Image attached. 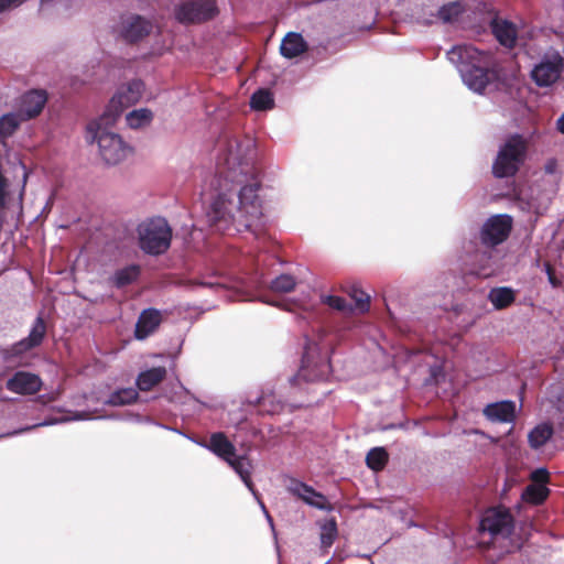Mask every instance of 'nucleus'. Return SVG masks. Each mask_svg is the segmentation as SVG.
I'll return each mask as SVG.
<instances>
[{
  "label": "nucleus",
  "instance_id": "1",
  "mask_svg": "<svg viewBox=\"0 0 564 564\" xmlns=\"http://www.w3.org/2000/svg\"><path fill=\"white\" fill-rule=\"evenodd\" d=\"M217 150L218 194L206 214L207 220L218 231H253L263 216L253 147L250 141L224 135L217 142Z\"/></svg>",
  "mask_w": 564,
  "mask_h": 564
},
{
  "label": "nucleus",
  "instance_id": "2",
  "mask_svg": "<svg viewBox=\"0 0 564 564\" xmlns=\"http://www.w3.org/2000/svg\"><path fill=\"white\" fill-rule=\"evenodd\" d=\"M448 61L457 68L464 84L473 91L482 94L489 83V53L467 44L455 45L447 52Z\"/></svg>",
  "mask_w": 564,
  "mask_h": 564
},
{
  "label": "nucleus",
  "instance_id": "3",
  "mask_svg": "<svg viewBox=\"0 0 564 564\" xmlns=\"http://www.w3.org/2000/svg\"><path fill=\"white\" fill-rule=\"evenodd\" d=\"M198 444L202 447L214 453L216 456H218L223 460H225L235 470V473L240 477V479L243 481L246 487L251 491V494L254 496V498L259 501L263 512L265 513L267 519L269 520L270 524L272 525V519L269 516L268 511L265 510L264 505L259 500L258 494L253 487V484L251 480L252 465H251L250 459L246 455H239V456L236 455L235 445L221 432L213 433L207 443L199 442Z\"/></svg>",
  "mask_w": 564,
  "mask_h": 564
},
{
  "label": "nucleus",
  "instance_id": "4",
  "mask_svg": "<svg viewBox=\"0 0 564 564\" xmlns=\"http://www.w3.org/2000/svg\"><path fill=\"white\" fill-rule=\"evenodd\" d=\"M115 122L102 120V115L87 126V140L96 141L101 159L108 165H116L127 159L131 148L120 134L109 130Z\"/></svg>",
  "mask_w": 564,
  "mask_h": 564
},
{
  "label": "nucleus",
  "instance_id": "5",
  "mask_svg": "<svg viewBox=\"0 0 564 564\" xmlns=\"http://www.w3.org/2000/svg\"><path fill=\"white\" fill-rule=\"evenodd\" d=\"M527 154V141L521 134L510 135L499 148L496 160L492 164V173L498 178L513 176Z\"/></svg>",
  "mask_w": 564,
  "mask_h": 564
},
{
  "label": "nucleus",
  "instance_id": "6",
  "mask_svg": "<svg viewBox=\"0 0 564 564\" xmlns=\"http://www.w3.org/2000/svg\"><path fill=\"white\" fill-rule=\"evenodd\" d=\"M139 245L148 254L165 253L172 240V229L163 217L151 218L139 226Z\"/></svg>",
  "mask_w": 564,
  "mask_h": 564
},
{
  "label": "nucleus",
  "instance_id": "7",
  "mask_svg": "<svg viewBox=\"0 0 564 564\" xmlns=\"http://www.w3.org/2000/svg\"><path fill=\"white\" fill-rule=\"evenodd\" d=\"M564 73V54L553 47H547L533 64L530 70L531 80L540 88L555 85Z\"/></svg>",
  "mask_w": 564,
  "mask_h": 564
},
{
  "label": "nucleus",
  "instance_id": "8",
  "mask_svg": "<svg viewBox=\"0 0 564 564\" xmlns=\"http://www.w3.org/2000/svg\"><path fill=\"white\" fill-rule=\"evenodd\" d=\"M143 90L144 84L139 79H134L127 86L122 87L110 99L107 108L102 113V120L107 122H116L124 108L139 101Z\"/></svg>",
  "mask_w": 564,
  "mask_h": 564
},
{
  "label": "nucleus",
  "instance_id": "9",
  "mask_svg": "<svg viewBox=\"0 0 564 564\" xmlns=\"http://www.w3.org/2000/svg\"><path fill=\"white\" fill-rule=\"evenodd\" d=\"M45 335L46 324L40 314L34 319L29 335L10 346L0 347V355L4 361L19 358L28 351L39 347L43 343Z\"/></svg>",
  "mask_w": 564,
  "mask_h": 564
},
{
  "label": "nucleus",
  "instance_id": "10",
  "mask_svg": "<svg viewBox=\"0 0 564 564\" xmlns=\"http://www.w3.org/2000/svg\"><path fill=\"white\" fill-rule=\"evenodd\" d=\"M480 530L492 538H508L513 530V518L505 508L488 509L481 517Z\"/></svg>",
  "mask_w": 564,
  "mask_h": 564
},
{
  "label": "nucleus",
  "instance_id": "11",
  "mask_svg": "<svg viewBox=\"0 0 564 564\" xmlns=\"http://www.w3.org/2000/svg\"><path fill=\"white\" fill-rule=\"evenodd\" d=\"M512 217L507 214H498L489 217L480 230V240L488 247L502 243L512 229Z\"/></svg>",
  "mask_w": 564,
  "mask_h": 564
},
{
  "label": "nucleus",
  "instance_id": "12",
  "mask_svg": "<svg viewBox=\"0 0 564 564\" xmlns=\"http://www.w3.org/2000/svg\"><path fill=\"white\" fill-rule=\"evenodd\" d=\"M217 14L214 0H193L182 3L175 12L181 23H200L213 19Z\"/></svg>",
  "mask_w": 564,
  "mask_h": 564
},
{
  "label": "nucleus",
  "instance_id": "13",
  "mask_svg": "<svg viewBox=\"0 0 564 564\" xmlns=\"http://www.w3.org/2000/svg\"><path fill=\"white\" fill-rule=\"evenodd\" d=\"M311 348L305 347V352L302 358V366L299 372L290 378L292 386H299L300 381L314 382L323 380L329 370V365L324 359L315 360L311 357Z\"/></svg>",
  "mask_w": 564,
  "mask_h": 564
},
{
  "label": "nucleus",
  "instance_id": "14",
  "mask_svg": "<svg viewBox=\"0 0 564 564\" xmlns=\"http://www.w3.org/2000/svg\"><path fill=\"white\" fill-rule=\"evenodd\" d=\"M152 28L150 20L139 14H128L121 17L119 34L124 41L134 43L148 36Z\"/></svg>",
  "mask_w": 564,
  "mask_h": 564
},
{
  "label": "nucleus",
  "instance_id": "15",
  "mask_svg": "<svg viewBox=\"0 0 564 564\" xmlns=\"http://www.w3.org/2000/svg\"><path fill=\"white\" fill-rule=\"evenodd\" d=\"M466 7L462 1H453L437 9L430 10L427 13L422 12L419 15V23L432 24L436 21L452 23L457 21L465 12Z\"/></svg>",
  "mask_w": 564,
  "mask_h": 564
},
{
  "label": "nucleus",
  "instance_id": "16",
  "mask_svg": "<svg viewBox=\"0 0 564 564\" xmlns=\"http://www.w3.org/2000/svg\"><path fill=\"white\" fill-rule=\"evenodd\" d=\"M288 489L292 495L302 499L306 505L313 508L325 511L333 510V507L327 501V498L323 494L316 491L312 486L306 485L305 482L293 479L290 482Z\"/></svg>",
  "mask_w": 564,
  "mask_h": 564
},
{
  "label": "nucleus",
  "instance_id": "17",
  "mask_svg": "<svg viewBox=\"0 0 564 564\" xmlns=\"http://www.w3.org/2000/svg\"><path fill=\"white\" fill-rule=\"evenodd\" d=\"M47 101L43 90H30L21 96L19 107L15 110L23 121L37 117Z\"/></svg>",
  "mask_w": 564,
  "mask_h": 564
},
{
  "label": "nucleus",
  "instance_id": "18",
  "mask_svg": "<svg viewBox=\"0 0 564 564\" xmlns=\"http://www.w3.org/2000/svg\"><path fill=\"white\" fill-rule=\"evenodd\" d=\"M6 388L17 394H34L41 390L42 380L37 375L17 371L8 379Z\"/></svg>",
  "mask_w": 564,
  "mask_h": 564
},
{
  "label": "nucleus",
  "instance_id": "19",
  "mask_svg": "<svg viewBox=\"0 0 564 564\" xmlns=\"http://www.w3.org/2000/svg\"><path fill=\"white\" fill-rule=\"evenodd\" d=\"M162 322L161 312L155 308H147L141 312L134 329V337L143 340L152 335Z\"/></svg>",
  "mask_w": 564,
  "mask_h": 564
},
{
  "label": "nucleus",
  "instance_id": "20",
  "mask_svg": "<svg viewBox=\"0 0 564 564\" xmlns=\"http://www.w3.org/2000/svg\"><path fill=\"white\" fill-rule=\"evenodd\" d=\"M489 25L492 34L501 45L508 48H512L516 45L517 28L512 22L498 17H491Z\"/></svg>",
  "mask_w": 564,
  "mask_h": 564
},
{
  "label": "nucleus",
  "instance_id": "21",
  "mask_svg": "<svg viewBox=\"0 0 564 564\" xmlns=\"http://www.w3.org/2000/svg\"><path fill=\"white\" fill-rule=\"evenodd\" d=\"M308 50V45L301 33L289 32L282 40L280 53L288 59L295 58Z\"/></svg>",
  "mask_w": 564,
  "mask_h": 564
},
{
  "label": "nucleus",
  "instance_id": "22",
  "mask_svg": "<svg viewBox=\"0 0 564 564\" xmlns=\"http://www.w3.org/2000/svg\"><path fill=\"white\" fill-rule=\"evenodd\" d=\"M484 414L492 422H512L516 414V404L512 401L491 403L484 409Z\"/></svg>",
  "mask_w": 564,
  "mask_h": 564
},
{
  "label": "nucleus",
  "instance_id": "23",
  "mask_svg": "<svg viewBox=\"0 0 564 564\" xmlns=\"http://www.w3.org/2000/svg\"><path fill=\"white\" fill-rule=\"evenodd\" d=\"M140 273L141 268L139 264H129L123 268L117 269L109 276V283L117 289H122L135 282L139 279Z\"/></svg>",
  "mask_w": 564,
  "mask_h": 564
},
{
  "label": "nucleus",
  "instance_id": "24",
  "mask_svg": "<svg viewBox=\"0 0 564 564\" xmlns=\"http://www.w3.org/2000/svg\"><path fill=\"white\" fill-rule=\"evenodd\" d=\"M166 376V369L164 367H153L141 371L135 380L137 387L141 391H150L156 384H159Z\"/></svg>",
  "mask_w": 564,
  "mask_h": 564
},
{
  "label": "nucleus",
  "instance_id": "25",
  "mask_svg": "<svg viewBox=\"0 0 564 564\" xmlns=\"http://www.w3.org/2000/svg\"><path fill=\"white\" fill-rule=\"evenodd\" d=\"M514 297V291L507 286L491 289L488 295L489 301L496 310L508 307L513 303Z\"/></svg>",
  "mask_w": 564,
  "mask_h": 564
},
{
  "label": "nucleus",
  "instance_id": "26",
  "mask_svg": "<svg viewBox=\"0 0 564 564\" xmlns=\"http://www.w3.org/2000/svg\"><path fill=\"white\" fill-rule=\"evenodd\" d=\"M139 393L133 388H123L113 391L107 400L104 401L105 404L112 406H122L127 404H131L137 401Z\"/></svg>",
  "mask_w": 564,
  "mask_h": 564
},
{
  "label": "nucleus",
  "instance_id": "27",
  "mask_svg": "<svg viewBox=\"0 0 564 564\" xmlns=\"http://www.w3.org/2000/svg\"><path fill=\"white\" fill-rule=\"evenodd\" d=\"M153 120V112L148 108H139L126 116L127 126L131 129H141L150 126Z\"/></svg>",
  "mask_w": 564,
  "mask_h": 564
},
{
  "label": "nucleus",
  "instance_id": "28",
  "mask_svg": "<svg viewBox=\"0 0 564 564\" xmlns=\"http://www.w3.org/2000/svg\"><path fill=\"white\" fill-rule=\"evenodd\" d=\"M23 120L20 118V115L15 111L4 113L0 117V139L4 142L9 137H11L20 127Z\"/></svg>",
  "mask_w": 564,
  "mask_h": 564
},
{
  "label": "nucleus",
  "instance_id": "29",
  "mask_svg": "<svg viewBox=\"0 0 564 564\" xmlns=\"http://www.w3.org/2000/svg\"><path fill=\"white\" fill-rule=\"evenodd\" d=\"M553 435V429L550 424L543 423L536 425L528 435L529 444L538 449L543 446Z\"/></svg>",
  "mask_w": 564,
  "mask_h": 564
},
{
  "label": "nucleus",
  "instance_id": "30",
  "mask_svg": "<svg viewBox=\"0 0 564 564\" xmlns=\"http://www.w3.org/2000/svg\"><path fill=\"white\" fill-rule=\"evenodd\" d=\"M250 107L257 111H264L274 107V98L270 90L258 89L250 97Z\"/></svg>",
  "mask_w": 564,
  "mask_h": 564
},
{
  "label": "nucleus",
  "instance_id": "31",
  "mask_svg": "<svg viewBox=\"0 0 564 564\" xmlns=\"http://www.w3.org/2000/svg\"><path fill=\"white\" fill-rule=\"evenodd\" d=\"M321 533H319V540L321 545L323 549H328L333 545L335 542L338 530H337V523L334 518L326 519L319 524Z\"/></svg>",
  "mask_w": 564,
  "mask_h": 564
},
{
  "label": "nucleus",
  "instance_id": "32",
  "mask_svg": "<svg viewBox=\"0 0 564 564\" xmlns=\"http://www.w3.org/2000/svg\"><path fill=\"white\" fill-rule=\"evenodd\" d=\"M296 280L291 274H280L270 282V290L276 293H289L294 290Z\"/></svg>",
  "mask_w": 564,
  "mask_h": 564
},
{
  "label": "nucleus",
  "instance_id": "33",
  "mask_svg": "<svg viewBox=\"0 0 564 564\" xmlns=\"http://www.w3.org/2000/svg\"><path fill=\"white\" fill-rule=\"evenodd\" d=\"M387 460L388 454L383 447L371 448L366 456V463L372 470L382 469Z\"/></svg>",
  "mask_w": 564,
  "mask_h": 564
},
{
  "label": "nucleus",
  "instance_id": "34",
  "mask_svg": "<svg viewBox=\"0 0 564 564\" xmlns=\"http://www.w3.org/2000/svg\"><path fill=\"white\" fill-rule=\"evenodd\" d=\"M321 302L326 304L330 308L341 313L352 312V303L348 302L346 299L340 296L321 295Z\"/></svg>",
  "mask_w": 564,
  "mask_h": 564
},
{
  "label": "nucleus",
  "instance_id": "35",
  "mask_svg": "<svg viewBox=\"0 0 564 564\" xmlns=\"http://www.w3.org/2000/svg\"><path fill=\"white\" fill-rule=\"evenodd\" d=\"M549 495V489L544 485H530L527 487L523 497L527 501L539 505L543 502Z\"/></svg>",
  "mask_w": 564,
  "mask_h": 564
},
{
  "label": "nucleus",
  "instance_id": "36",
  "mask_svg": "<svg viewBox=\"0 0 564 564\" xmlns=\"http://www.w3.org/2000/svg\"><path fill=\"white\" fill-rule=\"evenodd\" d=\"M350 297L354 300L352 311L357 310L361 313L369 310V295L366 294L362 290L352 286L349 292Z\"/></svg>",
  "mask_w": 564,
  "mask_h": 564
},
{
  "label": "nucleus",
  "instance_id": "37",
  "mask_svg": "<svg viewBox=\"0 0 564 564\" xmlns=\"http://www.w3.org/2000/svg\"><path fill=\"white\" fill-rule=\"evenodd\" d=\"M69 419H54V420H45L43 422H39L34 425H31V426H25L23 429H19L17 431H13V432H10V433H7L6 436H12V435H18V434H21L23 432H28V431H31L35 427H39V426H48V425H54V424H57V423H63V422H66L68 421Z\"/></svg>",
  "mask_w": 564,
  "mask_h": 564
},
{
  "label": "nucleus",
  "instance_id": "38",
  "mask_svg": "<svg viewBox=\"0 0 564 564\" xmlns=\"http://www.w3.org/2000/svg\"><path fill=\"white\" fill-rule=\"evenodd\" d=\"M123 420H128V421H135L138 423H147V424H154L156 426H160L162 429H165V430H170V427H167L166 425L164 424H160V423H156L154 422L152 419H150L149 416H141L139 414H134V413H128L126 416L122 417ZM171 431H174V432H177L180 433L177 430L175 429H171Z\"/></svg>",
  "mask_w": 564,
  "mask_h": 564
},
{
  "label": "nucleus",
  "instance_id": "39",
  "mask_svg": "<svg viewBox=\"0 0 564 564\" xmlns=\"http://www.w3.org/2000/svg\"><path fill=\"white\" fill-rule=\"evenodd\" d=\"M532 479L538 485H544L549 480V473L545 468H538L532 473Z\"/></svg>",
  "mask_w": 564,
  "mask_h": 564
},
{
  "label": "nucleus",
  "instance_id": "40",
  "mask_svg": "<svg viewBox=\"0 0 564 564\" xmlns=\"http://www.w3.org/2000/svg\"><path fill=\"white\" fill-rule=\"evenodd\" d=\"M25 0H0V13L20 7Z\"/></svg>",
  "mask_w": 564,
  "mask_h": 564
},
{
  "label": "nucleus",
  "instance_id": "41",
  "mask_svg": "<svg viewBox=\"0 0 564 564\" xmlns=\"http://www.w3.org/2000/svg\"><path fill=\"white\" fill-rule=\"evenodd\" d=\"M438 7L435 6V4H427V3H423L421 4L420 7H417L414 11V17L416 19V21L419 22V15L420 13L422 12H425L427 13L430 10H433V9H437Z\"/></svg>",
  "mask_w": 564,
  "mask_h": 564
},
{
  "label": "nucleus",
  "instance_id": "42",
  "mask_svg": "<svg viewBox=\"0 0 564 564\" xmlns=\"http://www.w3.org/2000/svg\"><path fill=\"white\" fill-rule=\"evenodd\" d=\"M197 285L209 288V289H213L215 291H218V290L223 289V285L219 284V283H216V282H199V283H197Z\"/></svg>",
  "mask_w": 564,
  "mask_h": 564
},
{
  "label": "nucleus",
  "instance_id": "43",
  "mask_svg": "<svg viewBox=\"0 0 564 564\" xmlns=\"http://www.w3.org/2000/svg\"><path fill=\"white\" fill-rule=\"evenodd\" d=\"M556 129L564 134V113L556 121Z\"/></svg>",
  "mask_w": 564,
  "mask_h": 564
},
{
  "label": "nucleus",
  "instance_id": "44",
  "mask_svg": "<svg viewBox=\"0 0 564 564\" xmlns=\"http://www.w3.org/2000/svg\"><path fill=\"white\" fill-rule=\"evenodd\" d=\"M527 209H528V212H535V213H538L539 206L535 204L534 200H530V202L527 203Z\"/></svg>",
  "mask_w": 564,
  "mask_h": 564
},
{
  "label": "nucleus",
  "instance_id": "45",
  "mask_svg": "<svg viewBox=\"0 0 564 564\" xmlns=\"http://www.w3.org/2000/svg\"><path fill=\"white\" fill-rule=\"evenodd\" d=\"M90 416L84 412L77 413L75 416L72 417V420H88Z\"/></svg>",
  "mask_w": 564,
  "mask_h": 564
},
{
  "label": "nucleus",
  "instance_id": "46",
  "mask_svg": "<svg viewBox=\"0 0 564 564\" xmlns=\"http://www.w3.org/2000/svg\"><path fill=\"white\" fill-rule=\"evenodd\" d=\"M546 273H547V275H549V280H550V282H551L552 284H555V282H554V278H553V276H552V274H551V268H550V265H546Z\"/></svg>",
  "mask_w": 564,
  "mask_h": 564
}]
</instances>
